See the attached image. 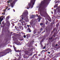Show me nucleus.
<instances>
[{
  "instance_id": "obj_1",
  "label": "nucleus",
  "mask_w": 60,
  "mask_h": 60,
  "mask_svg": "<svg viewBox=\"0 0 60 60\" xmlns=\"http://www.w3.org/2000/svg\"><path fill=\"white\" fill-rule=\"evenodd\" d=\"M49 0H44L43 1H42L41 3L40 4V7L38 8V10L40 11V13L41 15L42 16H43L44 14L46 13V11H44L43 12V14H41V11L42 10H44L45 7H46L47 6L48 4Z\"/></svg>"
},
{
  "instance_id": "obj_2",
  "label": "nucleus",
  "mask_w": 60,
  "mask_h": 60,
  "mask_svg": "<svg viewBox=\"0 0 60 60\" xmlns=\"http://www.w3.org/2000/svg\"><path fill=\"white\" fill-rule=\"evenodd\" d=\"M36 0H31L30 3H29L28 4V6L27 7V9H29V8L32 9L33 7H34V4Z\"/></svg>"
},
{
  "instance_id": "obj_3",
  "label": "nucleus",
  "mask_w": 60,
  "mask_h": 60,
  "mask_svg": "<svg viewBox=\"0 0 60 60\" xmlns=\"http://www.w3.org/2000/svg\"><path fill=\"white\" fill-rule=\"evenodd\" d=\"M11 51V49H8L5 50L4 52H1V54H5L4 55L2 56H5L6 55L7 53H9V52Z\"/></svg>"
},
{
  "instance_id": "obj_4",
  "label": "nucleus",
  "mask_w": 60,
  "mask_h": 60,
  "mask_svg": "<svg viewBox=\"0 0 60 60\" xmlns=\"http://www.w3.org/2000/svg\"><path fill=\"white\" fill-rule=\"evenodd\" d=\"M28 14V12H27V10H25L23 12V13L22 14V15L21 16L22 20H23V19H24V18L23 17L25 15V16H27Z\"/></svg>"
},
{
  "instance_id": "obj_5",
  "label": "nucleus",
  "mask_w": 60,
  "mask_h": 60,
  "mask_svg": "<svg viewBox=\"0 0 60 60\" xmlns=\"http://www.w3.org/2000/svg\"><path fill=\"white\" fill-rule=\"evenodd\" d=\"M12 0H10L9 1H8L7 2L8 3H11V2H10V1H12ZM17 1H18V0H15L13 2V3L10 4H11V6H12V8H13V6H14V4H15V3H16V2Z\"/></svg>"
},
{
  "instance_id": "obj_6",
  "label": "nucleus",
  "mask_w": 60,
  "mask_h": 60,
  "mask_svg": "<svg viewBox=\"0 0 60 60\" xmlns=\"http://www.w3.org/2000/svg\"><path fill=\"white\" fill-rule=\"evenodd\" d=\"M53 37H55V36H52V38H49V41H54V40H53Z\"/></svg>"
},
{
  "instance_id": "obj_7",
  "label": "nucleus",
  "mask_w": 60,
  "mask_h": 60,
  "mask_svg": "<svg viewBox=\"0 0 60 60\" xmlns=\"http://www.w3.org/2000/svg\"><path fill=\"white\" fill-rule=\"evenodd\" d=\"M30 24L32 26H34L35 25L34 21V20H32L30 22Z\"/></svg>"
},
{
  "instance_id": "obj_8",
  "label": "nucleus",
  "mask_w": 60,
  "mask_h": 60,
  "mask_svg": "<svg viewBox=\"0 0 60 60\" xmlns=\"http://www.w3.org/2000/svg\"><path fill=\"white\" fill-rule=\"evenodd\" d=\"M10 16H8L7 17V18H6V20L7 21V22H9V21L8 20V19H9V18H10V17H9Z\"/></svg>"
},
{
  "instance_id": "obj_9",
  "label": "nucleus",
  "mask_w": 60,
  "mask_h": 60,
  "mask_svg": "<svg viewBox=\"0 0 60 60\" xmlns=\"http://www.w3.org/2000/svg\"><path fill=\"white\" fill-rule=\"evenodd\" d=\"M57 8H56V9L55 10V9H54V14H56V11H57Z\"/></svg>"
},
{
  "instance_id": "obj_10",
  "label": "nucleus",
  "mask_w": 60,
  "mask_h": 60,
  "mask_svg": "<svg viewBox=\"0 0 60 60\" xmlns=\"http://www.w3.org/2000/svg\"><path fill=\"white\" fill-rule=\"evenodd\" d=\"M30 35V34H27L26 35V36H27L28 38L30 37L31 36L29 35Z\"/></svg>"
},
{
  "instance_id": "obj_11",
  "label": "nucleus",
  "mask_w": 60,
  "mask_h": 60,
  "mask_svg": "<svg viewBox=\"0 0 60 60\" xmlns=\"http://www.w3.org/2000/svg\"><path fill=\"white\" fill-rule=\"evenodd\" d=\"M15 51H16V52H20V51H19V50H16L15 49Z\"/></svg>"
},
{
  "instance_id": "obj_12",
  "label": "nucleus",
  "mask_w": 60,
  "mask_h": 60,
  "mask_svg": "<svg viewBox=\"0 0 60 60\" xmlns=\"http://www.w3.org/2000/svg\"><path fill=\"white\" fill-rule=\"evenodd\" d=\"M16 27H17V26H15V28H16V30L17 31H19V28H17Z\"/></svg>"
},
{
  "instance_id": "obj_13",
  "label": "nucleus",
  "mask_w": 60,
  "mask_h": 60,
  "mask_svg": "<svg viewBox=\"0 0 60 60\" xmlns=\"http://www.w3.org/2000/svg\"><path fill=\"white\" fill-rule=\"evenodd\" d=\"M57 5H58V4H57L55 5L54 7V8H56V7H57Z\"/></svg>"
},
{
  "instance_id": "obj_14",
  "label": "nucleus",
  "mask_w": 60,
  "mask_h": 60,
  "mask_svg": "<svg viewBox=\"0 0 60 60\" xmlns=\"http://www.w3.org/2000/svg\"><path fill=\"white\" fill-rule=\"evenodd\" d=\"M3 19H4L3 18H2V19H1V18H0V22H2V20H3Z\"/></svg>"
},
{
  "instance_id": "obj_15",
  "label": "nucleus",
  "mask_w": 60,
  "mask_h": 60,
  "mask_svg": "<svg viewBox=\"0 0 60 60\" xmlns=\"http://www.w3.org/2000/svg\"><path fill=\"white\" fill-rule=\"evenodd\" d=\"M38 22H40V20H41V18H38Z\"/></svg>"
},
{
  "instance_id": "obj_16",
  "label": "nucleus",
  "mask_w": 60,
  "mask_h": 60,
  "mask_svg": "<svg viewBox=\"0 0 60 60\" xmlns=\"http://www.w3.org/2000/svg\"><path fill=\"white\" fill-rule=\"evenodd\" d=\"M28 29L29 30V32H31V30L30 29H29V28H28Z\"/></svg>"
},
{
  "instance_id": "obj_17",
  "label": "nucleus",
  "mask_w": 60,
  "mask_h": 60,
  "mask_svg": "<svg viewBox=\"0 0 60 60\" xmlns=\"http://www.w3.org/2000/svg\"><path fill=\"white\" fill-rule=\"evenodd\" d=\"M23 22L24 23V25H26V22H25V21H23Z\"/></svg>"
},
{
  "instance_id": "obj_18",
  "label": "nucleus",
  "mask_w": 60,
  "mask_h": 60,
  "mask_svg": "<svg viewBox=\"0 0 60 60\" xmlns=\"http://www.w3.org/2000/svg\"><path fill=\"white\" fill-rule=\"evenodd\" d=\"M4 13H2V14L3 15H4H4H5V12L4 11Z\"/></svg>"
},
{
  "instance_id": "obj_19",
  "label": "nucleus",
  "mask_w": 60,
  "mask_h": 60,
  "mask_svg": "<svg viewBox=\"0 0 60 60\" xmlns=\"http://www.w3.org/2000/svg\"><path fill=\"white\" fill-rule=\"evenodd\" d=\"M13 47L14 49V50H15L16 49V48H15V46H14V45H13Z\"/></svg>"
},
{
  "instance_id": "obj_20",
  "label": "nucleus",
  "mask_w": 60,
  "mask_h": 60,
  "mask_svg": "<svg viewBox=\"0 0 60 60\" xmlns=\"http://www.w3.org/2000/svg\"><path fill=\"white\" fill-rule=\"evenodd\" d=\"M7 30L8 31H9L10 30V29H9V27H7Z\"/></svg>"
},
{
  "instance_id": "obj_21",
  "label": "nucleus",
  "mask_w": 60,
  "mask_h": 60,
  "mask_svg": "<svg viewBox=\"0 0 60 60\" xmlns=\"http://www.w3.org/2000/svg\"><path fill=\"white\" fill-rule=\"evenodd\" d=\"M37 15L38 16V18H41V16L40 15H39V16H38V15Z\"/></svg>"
},
{
  "instance_id": "obj_22",
  "label": "nucleus",
  "mask_w": 60,
  "mask_h": 60,
  "mask_svg": "<svg viewBox=\"0 0 60 60\" xmlns=\"http://www.w3.org/2000/svg\"><path fill=\"white\" fill-rule=\"evenodd\" d=\"M11 24H12L13 26H14V23H11Z\"/></svg>"
},
{
  "instance_id": "obj_23",
  "label": "nucleus",
  "mask_w": 60,
  "mask_h": 60,
  "mask_svg": "<svg viewBox=\"0 0 60 60\" xmlns=\"http://www.w3.org/2000/svg\"><path fill=\"white\" fill-rule=\"evenodd\" d=\"M43 24V23H41L40 24V26H42Z\"/></svg>"
},
{
  "instance_id": "obj_24",
  "label": "nucleus",
  "mask_w": 60,
  "mask_h": 60,
  "mask_svg": "<svg viewBox=\"0 0 60 60\" xmlns=\"http://www.w3.org/2000/svg\"><path fill=\"white\" fill-rule=\"evenodd\" d=\"M36 55H37V54H34V55L33 56V57H34V56H36Z\"/></svg>"
},
{
  "instance_id": "obj_25",
  "label": "nucleus",
  "mask_w": 60,
  "mask_h": 60,
  "mask_svg": "<svg viewBox=\"0 0 60 60\" xmlns=\"http://www.w3.org/2000/svg\"><path fill=\"white\" fill-rule=\"evenodd\" d=\"M43 39L42 40H41V42H43Z\"/></svg>"
},
{
  "instance_id": "obj_26",
  "label": "nucleus",
  "mask_w": 60,
  "mask_h": 60,
  "mask_svg": "<svg viewBox=\"0 0 60 60\" xmlns=\"http://www.w3.org/2000/svg\"><path fill=\"white\" fill-rule=\"evenodd\" d=\"M34 18V17L33 16H31V17H30V19H33V18Z\"/></svg>"
},
{
  "instance_id": "obj_27",
  "label": "nucleus",
  "mask_w": 60,
  "mask_h": 60,
  "mask_svg": "<svg viewBox=\"0 0 60 60\" xmlns=\"http://www.w3.org/2000/svg\"><path fill=\"white\" fill-rule=\"evenodd\" d=\"M23 37L24 38H26V35H24L23 36Z\"/></svg>"
},
{
  "instance_id": "obj_28",
  "label": "nucleus",
  "mask_w": 60,
  "mask_h": 60,
  "mask_svg": "<svg viewBox=\"0 0 60 60\" xmlns=\"http://www.w3.org/2000/svg\"><path fill=\"white\" fill-rule=\"evenodd\" d=\"M30 26V25H27V26H28V27H29V26Z\"/></svg>"
},
{
  "instance_id": "obj_29",
  "label": "nucleus",
  "mask_w": 60,
  "mask_h": 60,
  "mask_svg": "<svg viewBox=\"0 0 60 60\" xmlns=\"http://www.w3.org/2000/svg\"><path fill=\"white\" fill-rule=\"evenodd\" d=\"M46 48V47L45 46H44L43 48V49H45Z\"/></svg>"
},
{
  "instance_id": "obj_30",
  "label": "nucleus",
  "mask_w": 60,
  "mask_h": 60,
  "mask_svg": "<svg viewBox=\"0 0 60 60\" xmlns=\"http://www.w3.org/2000/svg\"><path fill=\"white\" fill-rule=\"evenodd\" d=\"M20 41H23V39H21L20 40Z\"/></svg>"
},
{
  "instance_id": "obj_31",
  "label": "nucleus",
  "mask_w": 60,
  "mask_h": 60,
  "mask_svg": "<svg viewBox=\"0 0 60 60\" xmlns=\"http://www.w3.org/2000/svg\"><path fill=\"white\" fill-rule=\"evenodd\" d=\"M4 21H3L2 22V23L3 25H4Z\"/></svg>"
},
{
  "instance_id": "obj_32",
  "label": "nucleus",
  "mask_w": 60,
  "mask_h": 60,
  "mask_svg": "<svg viewBox=\"0 0 60 60\" xmlns=\"http://www.w3.org/2000/svg\"><path fill=\"white\" fill-rule=\"evenodd\" d=\"M46 23L47 24V23H48V21L46 20Z\"/></svg>"
},
{
  "instance_id": "obj_33",
  "label": "nucleus",
  "mask_w": 60,
  "mask_h": 60,
  "mask_svg": "<svg viewBox=\"0 0 60 60\" xmlns=\"http://www.w3.org/2000/svg\"><path fill=\"white\" fill-rule=\"evenodd\" d=\"M6 10H7V8H6L4 10V11H6Z\"/></svg>"
},
{
  "instance_id": "obj_34",
  "label": "nucleus",
  "mask_w": 60,
  "mask_h": 60,
  "mask_svg": "<svg viewBox=\"0 0 60 60\" xmlns=\"http://www.w3.org/2000/svg\"><path fill=\"white\" fill-rule=\"evenodd\" d=\"M38 56H41V54H39L38 55Z\"/></svg>"
},
{
  "instance_id": "obj_35",
  "label": "nucleus",
  "mask_w": 60,
  "mask_h": 60,
  "mask_svg": "<svg viewBox=\"0 0 60 60\" xmlns=\"http://www.w3.org/2000/svg\"><path fill=\"white\" fill-rule=\"evenodd\" d=\"M11 9V8H9L8 9V10H10Z\"/></svg>"
},
{
  "instance_id": "obj_36",
  "label": "nucleus",
  "mask_w": 60,
  "mask_h": 60,
  "mask_svg": "<svg viewBox=\"0 0 60 60\" xmlns=\"http://www.w3.org/2000/svg\"><path fill=\"white\" fill-rule=\"evenodd\" d=\"M22 27V30H23V28Z\"/></svg>"
},
{
  "instance_id": "obj_37",
  "label": "nucleus",
  "mask_w": 60,
  "mask_h": 60,
  "mask_svg": "<svg viewBox=\"0 0 60 60\" xmlns=\"http://www.w3.org/2000/svg\"><path fill=\"white\" fill-rule=\"evenodd\" d=\"M44 51V50H42V51L41 52L42 53V52H43Z\"/></svg>"
},
{
  "instance_id": "obj_38",
  "label": "nucleus",
  "mask_w": 60,
  "mask_h": 60,
  "mask_svg": "<svg viewBox=\"0 0 60 60\" xmlns=\"http://www.w3.org/2000/svg\"><path fill=\"white\" fill-rule=\"evenodd\" d=\"M41 30V31H42V28H41V29H40Z\"/></svg>"
},
{
  "instance_id": "obj_39",
  "label": "nucleus",
  "mask_w": 60,
  "mask_h": 60,
  "mask_svg": "<svg viewBox=\"0 0 60 60\" xmlns=\"http://www.w3.org/2000/svg\"><path fill=\"white\" fill-rule=\"evenodd\" d=\"M13 11L14 12H15V10H14V9H13Z\"/></svg>"
},
{
  "instance_id": "obj_40",
  "label": "nucleus",
  "mask_w": 60,
  "mask_h": 60,
  "mask_svg": "<svg viewBox=\"0 0 60 60\" xmlns=\"http://www.w3.org/2000/svg\"><path fill=\"white\" fill-rule=\"evenodd\" d=\"M51 26H52V23H51Z\"/></svg>"
},
{
  "instance_id": "obj_41",
  "label": "nucleus",
  "mask_w": 60,
  "mask_h": 60,
  "mask_svg": "<svg viewBox=\"0 0 60 60\" xmlns=\"http://www.w3.org/2000/svg\"><path fill=\"white\" fill-rule=\"evenodd\" d=\"M32 53H31L30 55V56H32Z\"/></svg>"
},
{
  "instance_id": "obj_42",
  "label": "nucleus",
  "mask_w": 60,
  "mask_h": 60,
  "mask_svg": "<svg viewBox=\"0 0 60 60\" xmlns=\"http://www.w3.org/2000/svg\"><path fill=\"white\" fill-rule=\"evenodd\" d=\"M17 45H19V43L18 42H17Z\"/></svg>"
},
{
  "instance_id": "obj_43",
  "label": "nucleus",
  "mask_w": 60,
  "mask_h": 60,
  "mask_svg": "<svg viewBox=\"0 0 60 60\" xmlns=\"http://www.w3.org/2000/svg\"><path fill=\"white\" fill-rule=\"evenodd\" d=\"M57 45H58L57 44L56 45V46H57Z\"/></svg>"
},
{
  "instance_id": "obj_44",
  "label": "nucleus",
  "mask_w": 60,
  "mask_h": 60,
  "mask_svg": "<svg viewBox=\"0 0 60 60\" xmlns=\"http://www.w3.org/2000/svg\"><path fill=\"white\" fill-rule=\"evenodd\" d=\"M35 46H37V44H36L35 45Z\"/></svg>"
},
{
  "instance_id": "obj_45",
  "label": "nucleus",
  "mask_w": 60,
  "mask_h": 60,
  "mask_svg": "<svg viewBox=\"0 0 60 60\" xmlns=\"http://www.w3.org/2000/svg\"><path fill=\"white\" fill-rule=\"evenodd\" d=\"M51 13H52V14H53V12H52Z\"/></svg>"
},
{
  "instance_id": "obj_46",
  "label": "nucleus",
  "mask_w": 60,
  "mask_h": 60,
  "mask_svg": "<svg viewBox=\"0 0 60 60\" xmlns=\"http://www.w3.org/2000/svg\"><path fill=\"white\" fill-rule=\"evenodd\" d=\"M10 47H12V46L10 45Z\"/></svg>"
},
{
  "instance_id": "obj_47",
  "label": "nucleus",
  "mask_w": 60,
  "mask_h": 60,
  "mask_svg": "<svg viewBox=\"0 0 60 60\" xmlns=\"http://www.w3.org/2000/svg\"><path fill=\"white\" fill-rule=\"evenodd\" d=\"M7 27H6L5 28V29H7Z\"/></svg>"
},
{
  "instance_id": "obj_48",
  "label": "nucleus",
  "mask_w": 60,
  "mask_h": 60,
  "mask_svg": "<svg viewBox=\"0 0 60 60\" xmlns=\"http://www.w3.org/2000/svg\"><path fill=\"white\" fill-rule=\"evenodd\" d=\"M48 53V54H50V52H49Z\"/></svg>"
},
{
  "instance_id": "obj_49",
  "label": "nucleus",
  "mask_w": 60,
  "mask_h": 60,
  "mask_svg": "<svg viewBox=\"0 0 60 60\" xmlns=\"http://www.w3.org/2000/svg\"><path fill=\"white\" fill-rule=\"evenodd\" d=\"M24 27H25V28H26V26H24Z\"/></svg>"
},
{
  "instance_id": "obj_50",
  "label": "nucleus",
  "mask_w": 60,
  "mask_h": 60,
  "mask_svg": "<svg viewBox=\"0 0 60 60\" xmlns=\"http://www.w3.org/2000/svg\"><path fill=\"white\" fill-rule=\"evenodd\" d=\"M51 19V20H50V22H51V19Z\"/></svg>"
},
{
  "instance_id": "obj_51",
  "label": "nucleus",
  "mask_w": 60,
  "mask_h": 60,
  "mask_svg": "<svg viewBox=\"0 0 60 60\" xmlns=\"http://www.w3.org/2000/svg\"><path fill=\"white\" fill-rule=\"evenodd\" d=\"M54 17V18H56V17H55V16L54 15L53 16Z\"/></svg>"
},
{
  "instance_id": "obj_52",
  "label": "nucleus",
  "mask_w": 60,
  "mask_h": 60,
  "mask_svg": "<svg viewBox=\"0 0 60 60\" xmlns=\"http://www.w3.org/2000/svg\"><path fill=\"white\" fill-rule=\"evenodd\" d=\"M21 21V20H19V21L20 22Z\"/></svg>"
},
{
  "instance_id": "obj_53",
  "label": "nucleus",
  "mask_w": 60,
  "mask_h": 60,
  "mask_svg": "<svg viewBox=\"0 0 60 60\" xmlns=\"http://www.w3.org/2000/svg\"><path fill=\"white\" fill-rule=\"evenodd\" d=\"M52 19H54V18L53 17H52Z\"/></svg>"
},
{
  "instance_id": "obj_54",
  "label": "nucleus",
  "mask_w": 60,
  "mask_h": 60,
  "mask_svg": "<svg viewBox=\"0 0 60 60\" xmlns=\"http://www.w3.org/2000/svg\"><path fill=\"white\" fill-rule=\"evenodd\" d=\"M4 17H5V16H3V18H4Z\"/></svg>"
},
{
  "instance_id": "obj_55",
  "label": "nucleus",
  "mask_w": 60,
  "mask_h": 60,
  "mask_svg": "<svg viewBox=\"0 0 60 60\" xmlns=\"http://www.w3.org/2000/svg\"><path fill=\"white\" fill-rule=\"evenodd\" d=\"M53 60H56V59H54Z\"/></svg>"
},
{
  "instance_id": "obj_56",
  "label": "nucleus",
  "mask_w": 60,
  "mask_h": 60,
  "mask_svg": "<svg viewBox=\"0 0 60 60\" xmlns=\"http://www.w3.org/2000/svg\"><path fill=\"white\" fill-rule=\"evenodd\" d=\"M45 31H44V32H42V33H43V32H45Z\"/></svg>"
},
{
  "instance_id": "obj_57",
  "label": "nucleus",
  "mask_w": 60,
  "mask_h": 60,
  "mask_svg": "<svg viewBox=\"0 0 60 60\" xmlns=\"http://www.w3.org/2000/svg\"><path fill=\"white\" fill-rule=\"evenodd\" d=\"M56 26H58V25H57V24H56Z\"/></svg>"
},
{
  "instance_id": "obj_58",
  "label": "nucleus",
  "mask_w": 60,
  "mask_h": 60,
  "mask_svg": "<svg viewBox=\"0 0 60 60\" xmlns=\"http://www.w3.org/2000/svg\"><path fill=\"white\" fill-rule=\"evenodd\" d=\"M13 34V35H14V34Z\"/></svg>"
},
{
  "instance_id": "obj_59",
  "label": "nucleus",
  "mask_w": 60,
  "mask_h": 60,
  "mask_svg": "<svg viewBox=\"0 0 60 60\" xmlns=\"http://www.w3.org/2000/svg\"><path fill=\"white\" fill-rule=\"evenodd\" d=\"M1 22H0V25H1Z\"/></svg>"
},
{
  "instance_id": "obj_60",
  "label": "nucleus",
  "mask_w": 60,
  "mask_h": 60,
  "mask_svg": "<svg viewBox=\"0 0 60 60\" xmlns=\"http://www.w3.org/2000/svg\"><path fill=\"white\" fill-rule=\"evenodd\" d=\"M28 38L27 37L26 38L27 39H28Z\"/></svg>"
},
{
  "instance_id": "obj_61",
  "label": "nucleus",
  "mask_w": 60,
  "mask_h": 60,
  "mask_svg": "<svg viewBox=\"0 0 60 60\" xmlns=\"http://www.w3.org/2000/svg\"><path fill=\"white\" fill-rule=\"evenodd\" d=\"M57 2H56V3H55L56 4V3H57Z\"/></svg>"
},
{
  "instance_id": "obj_62",
  "label": "nucleus",
  "mask_w": 60,
  "mask_h": 60,
  "mask_svg": "<svg viewBox=\"0 0 60 60\" xmlns=\"http://www.w3.org/2000/svg\"><path fill=\"white\" fill-rule=\"evenodd\" d=\"M53 22H54V20H53Z\"/></svg>"
},
{
  "instance_id": "obj_63",
  "label": "nucleus",
  "mask_w": 60,
  "mask_h": 60,
  "mask_svg": "<svg viewBox=\"0 0 60 60\" xmlns=\"http://www.w3.org/2000/svg\"><path fill=\"white\" fill-rule=\"evenodd\" d=\"M17 56H19V55H18Z\"/></svg>"
},
{
  "instance_id": "obj_64",
  "label": "nucleus",
  "mask_w": 60,
  "mask_h": 60,
  "mask_svg": "<svg viewBox=\"0 0 60 60\" xmlns=\"http://www.w3.org/2000/svg\"><path fill=\"white\" fill-rule=\"evenodd\" d=\"M21 54V53H19V54Z\"/></svg>"
}]
</instances>
